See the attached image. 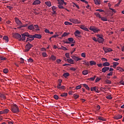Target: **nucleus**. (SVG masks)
<instances>
[{
  "label": "nucleus",
  "instance_id": "nucleus-43",
  "mask_svg": "<svg viewBox=\"0 0 124 124\" xmlns=\"http://www.w3.org/2000/svg\"><path fill=\"white\" fill-rule=\"evenodd\" d=\"M99 18H101V20L102 21H107V18L106 17H99Z\"/></svg>",
  "mask_w": 124,
  "mask_h": 124
},
{
  "label": "nucleus",
  "instance_id": "nucleus-24",
  "mask_svg": "<svg viewBox=\"0 0 124 124\" xmlns=\"http://www.w3.org/2000/svg\"><path fill=\"white\" fill-rule=\"evenodd\" d=\"M3 39L4 40H5L6 43H7L8 42H9V38L7 36H4Z\"/></svg>",
  "mask_w": 124,
  "mask_h": 124
},
{
  "label": "nucleus",
  "instance_id": "nucleus-12",
  "mask_svg": "<svg viewBox=\"0 0 124 124\" xmlns=\"http://www.w3.org/2000/svg\"><path fill=\"white\" fill-rule=\"evenodd\" d=\"M22 37H20V38H17V39L18 40V41H21V40L24 41L26 39V36L24 35L21 34Z\"/></svg>",
  "mask_w": 124,
  "mask_h": 124
},
{
  "label": "nucleus",
  "instance_id": "nucleus-9",
  "mask_svg": "<svg viewBox=\"0 0 124 124\" xmlns=\"http://www.w3.org/2000/svg\"><path fill=\"white\" fill-rule=\"evenodd\" d=\"M71 58H72V59L75 60V61H76V62H78L79 61H81V59L78 58V57L74 56H71Z\"/></svg>",
  "mask_w": 124,
  "mask_h": 124
},
{
  "label": "nucleus",
  "instance_id": "nucleus-36",
  "mask_svg": "<svg viewBox=\"0 0 124 124\" xmlns=\"http://www.w3.org/2000/svg\"><path fill=\"white\" fill-rule=\"evenodd\" d=\"M34 40V38H31V39L27 38L26 42H32Z\"/></svg>",
  "mask_w": 124,
  "mask_h": 124
},
{
  "label": "nucleus",
  "instance_id": "nucleus-61",
  "mask_svg": "<svg viewBox=\"0 0 124 124\" xmlns=\"http://www.w3.org/2000/svg\"><path fill=\"white\" fill-rule=\"evenodd\" d=\"M7 8L10 9V11L13 9L12 7H10V6H7Z\"/></svg>",
  "mask_w": 124,
  "mask_h": 124
},
{
  "label": "nucleus",
  "instance_id": "nucleus-63",
  "mask_svg": "<svg viewBox=\"0 0 124 124\" xmlns=\"http://www.w3.org/2000/svg\"><path fill=\"white\" fill-rule=\"evenodd\" d=\"M41 51H46V48H42V49H41Z\"/></svg>",
  "mask_w": 124,
  "mask_h": 124
},
{
  "label": "nucleus",
  "instance_id": "nucleus-1",
  "mask_svg": "<svg viewBox=\"0 0 124 124\" xmlns=\"http://www.w3.org/2000/svg\"><path fill=\"white\" fill-rule=\"evenodd\" d=\"M11 111L14 113H18L19 112V109H18V107L17 105H14L11 107Z\"/></svg>",
  "mask_w": 124,
  "mask_h": 124
},
{
  "label": "nucleus",
  "instance_id": "nucleus-64",
  "mask_svg": "<svg viewBox=\"0 0 124 124\" xmlns=\"http://www.w3.org/2000/svg\"><path fill=\"white\" fill-rule=\"evenodd\" d=\"M65 57L67 58H69V53H65Z\"/></svg>",
  "mask_w": 124,
  "mask_h": 124
},
{
  "label": "nucleus",
  "instance_id": "nucleus-26",
  "mask_svg": "<svg viewBox=\"0 0 124 124\" xmlns=\"http://www.w3.org/2000/svg\"><path fill=\"white\" fill-rule=\"evenodd\" d=\"M110 64L108 62H106L103 63V66H109Z\"/></svg>",
  "mask_w": 124,
  "mask_h": 124
},
{
  "label": "nucleus",
  "instance_id": "nucleus-10",
  "mask_svg": "<svg viewBox=\"0 0 124 124\" xmlns=\"http://www.w3.org/2000/svg\"><path fill=\"white\" fill-rule=\"evenodd\" d=\"M104 50H105V53H108L109 52H111L112 50L110 48H103Z\"/></svg>",
  "mask_w": 124,
  "mask_h": 124
},
{
  "label": "nucleus",
  "instance_id": "nucleus-52",
  "mask_svg": "<svg viewBox=\"0 0 124 124\" xmlns=\"http://www.w3.org/2000/svg\"><path fill=\"white\" fill-rule=\"evenodd\" d=\"M42 55H43V57H44V58H46V52H43L42 53Z\"/></svg>",
  "mask_w": 124,
  "mask_h": 124
},
{
  "label": "nucleus",
  "instance_id": "nucleus-42",
  "mask_svg": "<svg viewBox=\"0 0 124 124\" xmlns=\"http://www.w3.org/2000/svg\"><path fill=\"white\" fill-rule=\"evenodd\" d=\"M68 41H69V42H72L74 41V39H73L72 38H68Z\"/></svg>",
  "mask_w": 124,
  "mask_h": 124
},
{
  "label": "nucleus",
  "instance_id": "nucleus-59",
  "mask_svg": "<svg viewBox=\"0 0 124 124\" xmlns=\"http://www.w3.org/2000/svg\"><path fill=\"white\" fill-rule=\"evenodd\" d=\"M70 70H71V71H75L77 70V69L73 68V67H71L70 69Z\"/></svg>",
  "mask_w": 124,
  "mask_h": 124
},
{
  "label": "nucleus",
  "instance_id": "nucleus-6",
  "mask_svg": "<svg viewBox=\"0 0 124 124\" xmlns=\"http://www.w3.org/2000/svg\"><path fill=\"white\" fill-rule=\"evenodd\" d=\"M91 91H95V93H99V90L98 89L97 86H95L94 87H91Z\"/></svg>",
  "mask_w": 124,
  "mask_h": 124
},
{
  "label": "nucleus",
  "instance_id": "nucleus-53",
  "mask_svg": "<svg viewBox=\"0 0 124 124\" xmlns=\"http://www.w3.org/2000/svg\"><path fill=\"white\" fill-rule=\"evenodd\" d=\"M53 97L55 99H56V100H57L58 99V98H59L58 95H54L53 96Z\"/></svg>",
  "mask_w": 124,
  "mask_h": 124
},
{
  "label": "nucleus",
  "instance_id": "nucleus-55",
  "mask_svg": "<svg viewBox=\"0 0 124 124\" xmlns=\"http://www.w3.org/2000/svg\"><path fill=\"white\" fill-rule=\"evenodd\" d=\"M57 6L58 7V8L59 9H64V7L62 6V5H57Z\"/></svg>",
  "mask_w": 124,
  "mask_h": 124
},
{
  "label": "nucleus",
  "instance_id": "nucleus-58",
  "mask_svg": "<svg viewBox=\"0 0 124 124\" xmlns=\"http://www.w3.org/2000/svg\"><path fill=\"white\" fill-rule=\"evenodd\" d=\"M113 75V72H110V73L107 74L108 76H112Z\"/></svg>",
  "mask_w": 124,
  "mask_h": 124
},
{
  "label": "nucleus",
  "instance_id": "nucleus-18",
  "mask_svg": "<svg viewBox=\"0 0 124 124\" xmlns=\"http://www.w3.org/2000/svg\"><path fill=\"white\" fill-rule=\"evenodd\" d=\"M34 38L40 39L42 38V36L40 34H36L34 35Z\"/></svg>",
  "mask_w": 124,
  "mask_h": 124
},
{
  "label": "nucleus",
  "instance_id": "nucleus-2",
  "mask_svg": "<svg viewBox=\"0 0 124 124\" xmlns=\"http://www.w3.org/2000/svg\"><path fill=\"white\" fill-rule=\"evenodd\" d=\"M32 47V45L29 42L25 46V49H24V52H29L31 48Z\"/></svg>",
  "mask_w": 124,
  "mask_h": 124
},
{
  "label": "nucleus",
  "instance_id": "nucleus-13",
  "mask_svg": "<svg viewBox=\"0 0 124 124\" xmlns=\"http://www.w3.org/2000/svg\"><path fill=\"white\" fill-rule=\"evenodd\" d=\"M15 23H16L17 25H20L23 24V23L21 22V21L19 20L18 19H15Z\"/></svg>",
  "mask_w": 124,
  "mask_h": 124
},
{
  "label": "nucleus",
  "instance_id": "nucleus-30",
  "mask_svg": "<svg viewBox=\"0 0 124 124\" xmlns=\"http://www.w3.org/2000/svg\"><path fill=\"white\" fill-rule=\"evenodd\" d=\"M58 49H62L65 51H67V50H68L67 48H66V47L63 46H61L60 48H58Z\"/></svg>",
  "mask_w": 124,
  "mask_h": 124
},
{
  "label": "nucleus",
  "instance_id": "nucleus-20",
  "mask_svg": "<svg viewBox=\"0 0 124 124\" xmlns=\"http://www.w3.org/2000/svg\"><path fill=\"white\" fill-rule=\"evenodd\" d=\"M119 65V62H113V68H115L116 66Z\"/></svg>",
  "mask_w": 124,
  "mask_h": 124
},
{
  "label": "nucleus",
  "instance_id": "nucleus-56",
  "mask_svg": "<svg viewBox=\"0 0 124 124\" xmlns=\"http://www.w3.org/2000/svg\"><path fill=\"white\" fill-rule=\"evenodd\" d=\"M81 88V86L80 85L77 86V87H76V89L77 90H79Z\"/></svg>",
  "mask_w": 124,
  "mask_h": 124
},
{
  "label": "nucleus",
  "instance_id": "nucleus-33",
  "mask_svg": "<svg viewBox=\"0 0 124 124\" xmlns=\"http://www.w3.org/2000/svg\"><path fill=\"white\" fill-rule=\"evenodd\" d=\"M98 119L99 120L102 121H106V120H105V118H103V117H101V116H99V117H98Z\"/></svg>",
  "mask_w": 124,
  "mask_h": 124
},
{
  "label": "nucleus",
  "instance_id": "nucleus-57",
  "mask_svg": "<svg viewBox=\"0 0 124 124\" xmlns=\"http://www.w3.org/2000/svg\"><path fill=\"white\" fill-rule=\"evenodd\" d=\"M81 57H82L83 58H86V53H81Z\"/></svg>",
  "mask_w": 124,
  "mask_h": 124
},
{
  "label": "nucleus",
  "instance_id": "nucleus-11",
  "mask_svg": "<svg viewBox=\"0 0 124 124\" xmlns=\"http://www.w3.org/2000/svg\"><path fill=\"white\" fill-rule=\"evenodd\" d=\"M41 3V1L39 0H36L32 3V5H37Z\"/></svg>",
  "mask_w": 124,
  "mask_h": 124
},
{
  "label": "nucleus",
  "instance_id": "nucleus-3",
  "mask_svg": "<svg viewBox=\"0 0 124 124\" xmlns=\"http://www.w3.org/2000/svg\"><path fill=\"white\" fill-rule=\"evenodd\" d=\"M23 36H26L29 38H31V39H32L34 38V35H30V33H28V32H24L23 34H22Z\"/></svg>",
  "mask_w": 124,
  "mask_h": 124
},
{
  "label": "nucleus",
  "instance_id": "nucleus-54",
  "mask_svg": "<svg viewBox=\"0 0 124 124\" xmlns=\"http://www.w3.org/2000/svg\"><path fill=\"white\" fill-rule=\"evenodd\" d=\"M106 82L107 83V84H111V81L108 79H106Z\"/></svg>",
  "mask_w": 124,
  "mask_h": 124
},
{
  "label": "nucleus",
  "instance_id": "nucleus-50",
  "mask_svg": "<svg viewBox=\"0 0 124 124\" xmlns=\"http://www.w3.org/2000/svg\"><path fill=\"white\" fill-rule=\"evenodd\" d=\"M96 11L99 12H105V11L103 10L102 9H97L96 10Z\"/></svg>",
  "mask_w": 124,
  "mask_h": 124
},
{
  "label": "nucleus",
  "instance_id": "nucleus-47",
  "mask_svg": "<svg viewBox=\"0 0 124 124\" xmlns=\"http://www.w3.org/2000/svg\"><path fill=\"white\" fill-rule=\"evenodd\" d=\"M9 110L8 109H4V110H2V111H1L4 112V113H8V112H9Z\"/></svg>",
  "mask_w": 124,
  "mask_h": 124
},
{
  "label": "nucleus",
  "instance_id": "nucleus-51",
  "mask_svg": "<svg viewBox=\"0 0 124 124\" xmlns=\"http://www.w3.org/2000/svg\"><path fill=\"white\" fill-rule=\"evenodd\" d=\"M4 74H7L8 73V69L5 68L4 69V70L3 71Z\"/></svg>",
  "mask_w": 124,
  "mask_h": 124
},
{
  "label": "nucleus",
  "instance_id": "nucleus-31",
  "mask_svg": "<svg viewBox=\"0 0 124 124\" xmlns=\"http://www.w3.org/2000/svg\"><path fill=\"white\" fill-rule=\"evenodd\" d=\"M57 89L64 90L65 89V86H57Z\"/></svg>",
  "mask_w": 124,
  "mask_h": 124
},
{
  "label": "nucleus",
  "instance_id": "nucleus-35",
  "mask_svg": "<svg viewBox=\"0 0 124 124\" xmlns=\"http://www.w3.org/2000/svg\"><path fill=\"white\" fill-rule=\"evenodd\" d=\"M82 74L84 75V76H86V75H88V71H87V70L83 71Z\"/></svg>",
  "mask_w": 124,
  "mask_h": 124
},
{
  "label": "nucleus",
  "instance_id": "nucleus-60",
  "mask_svg": "<svg viewBox=\"0 0 124 124\" xmlns=\"http://www.w3.org/2000/svg\"><path fill=\"white\" fill-rule=\"evenodd\" d=\"M0 97L4 99H5V96H4V94H1L0 95Z\"/></svg>",
  "mask_w": 124,
  "mask_h": 124
},
{
  "label": "nucleus",
  "instance_id": "nucleus-19",
  "mask_svg": "<svg viewBox=\"0 0 124 124\" xmlns=\"http://www.w3.org/2000/svg\"><path fill=\"white\" fill-rule=\"evenodd\" d=\"M80 28L81 29V30H83L85 31H89L88 29L86 28L84 26H82V25L80 26Z\"/></svg>",
  "mask_w": 124,
  "mask_h": 124
},
{
  "label": "nucleus",
  "instance_id": "nucleus-38",
  "mask_svg": "<svg viewBox=\"0 0 124 124\" xmlns=\"http://www.w3.org/2000/svg\"><path fill=\"white\" fill-rule=\"evenodd\" d=\"M33 27H34V28L35 29H36V31H39L40 30L39 29H38V25H35L34 26H33Z\"/></svg>",
  "mask_w": 124,
  "mask_h": 124
},
{
  "label": "nucleus",
  "instance_id": "nucleus-44",
  "mask_svg": "<svg viewBox=\"0 0 124 124\" xmlns=\"http://www.w3.org/2000/svg\"><path fill=\"white\" fill-rule=\"evenodd\" d=\"M106 98H107L108 99L111 100L112 99V97L111 96V95H108V96H106Z\"/></svg>",
  "mask_w": 124,
  "mask_h": 124
},
{
  "label": "nucleus",
  "instance_id": "nucleus-48",
  "mask_svg": "<svg viewBox=\"0 0 124 124\" xmlns=\"http://www.w3.org/2000/svg\"><path fill=\"white\" fill-rule=\"evenodd\" d=\"M96 77L95 76H93V78H89V79L91 80V81H93V80H94V79H95Z\"/></svg>",
  "mask_w": 124,
  "mask_h": 124
},
{
  "label": "nucleus",
  "instance_id": "nucleus-7",
  "mask_svg": "<svg viewBox=\"0 0 124 124\" xmlns=\"http://www.w3.org/2000/svg\"><path fill=\"white\" fill-rule=\"evenodd\" d=\"M21 35L18 33H15L14 35H13V37H14V38H16V39H17L21 38Z\"/></svg>",
  "mask_w": 124,
  "mask_h": 124
},
{
  "label": "nucleus",
  "instance_id": "nucleus-23",
  "mask_svg": "<svg viewBox=\"0 0 124 124\" xmlns=\"http://www.w3.org/2000/svg\"><path fill=\"white\" fill-rule=\"evenodd\" d=\"M93 1L96 5L100 4V0H93Z\"/></svg>",
  "mask_w": 124,
  "mask_h": 124
},
{
  "label": "nucleus",
  "instance_id": "nucleus-29",
  "mask_svg": "<svg viewBox=\"0 0 124 124\" xmlns=\"http://www.w3.org/2000/svg\"><path fill=\"white\" fill-rule=\"evenodd\" d=\"M69 76V74L68 73H65L63 74L62 76L65 78H67V77H68Z\"/></svg>",
  "mask_w": 124,
  "mask_h": 124
},
{
  "label": "nucleus",
  "instance_id": "nucleus-17",
  "mask_svg": "<svg viewBox=\"0 0 124 124\" xmlns=\"http://www.w3.org/2000/svg\"><path fill=\"white\" fill-rule=\"evenodd\" d=\"M122 118H123V116H122L121 115H118L117 116H114V119L115 120H119V119H121Z\"/></svg>",
  "mask_w": 124,
  "mask_h": 124
},
{
  "label": "nucleus",
  "instance_id": "nucleus-45",
  "mask_svg": "<svg viewBox=\"0 0 124 124\" xmlns=\"http://www.w3.org/2000/svg\"><path fill=\"white\" fill-rule=\"evenodd\" d=\"M64 24H65V25H72V23H71L67 21L65 22Z\"/></svg>",
  "mask_w": 124,
  "mask_h": 124
},
{
  "label": "nucleus",
  "instance_id": "nucleus-4",
  "mask_svg": "<svg viewBox=\"0 0 124 124\" xmlns=\"http://www.w3.org/2000/svg\"><path fill=\"white\" fill-rule=\"evenodd\" d=\"M90 30L92 31L93 33H97L98 31H99V29L96 28L94 26H91L90 27Z\"/></svg>",
  "mask_w": 124,
  "mask_h": 124
},
{
  "label": "nucleus",
  "instance_id": "nucleus-46",
  "mask_svg": "<svg viewBox=\"0 0 124 124\" xmlns=\"http://www.w3.org/2000/svg\"><path fill=\"white\" fill-rule=\"evenodd\" d=\"M73 96H74V98L75 99H77L79 97V95H78V94H74Z\"/></svg>",
  "mask_w": 124,
  "mask_h": 124
},
{
  "label": "nucleus",
  "instance_id": "nucleus-39",
  "mask_svg": "<svg viewBox=\"0 0 124 124\" xmlns=\"http://www.w3.org/2000/svg\"><path fill=\"white\" fill-rule=\"evenodd\" d=\"M83 64H84L85 65H89V62H86V61H82Z\"/></svg>",
  "mask_w": 124,
  "mask_h": 124
},
{
  "label": "nucleus",
  "instance_id": "nucleus-37",
  "mask_svg": "<svg viewBox=\"0 0 124 124\" xmlns=\"http://www.w3.org/2000/svg\"><path fill=\"white\" fill-rule=\"evenodd\" d=\"M58 1V5H63L64 1H60L59 0H57Z\"/></svg>",
  "mask_w": 124,
  "mask_h": 124
},
{
  "label": "nucleus",
  "instance_id": "nucleus-5",
  "mask_svg": "<svg viewBox=\"0 0 124 124\" xmlns=\"http://www.w3.org/2000/svg\"><path fill=\"white\" fill-rule=\"evenodd\" d=\"M70 21H71V23H73L74 24H80V21L78 20V19H74V18L70 19Z\"/></svg>",
  "mask_w": 124,
  "mask_h": 124
},
{
  "label": "nucleus",
  "instance_id": "nucleus-41",
  "mask_svg": "<svg viewBox=\"0 0 124 124\" xmlns=\"http://www.w3.org/2000/svg\"><path fill=\"white\" fill-rule=\"evenodd\" d=\"M50 59H51V60L54 61L56 60V57L54 55H51Z\"/></svg>",
  "mask_w": 124,
  "mask_h": 124
},
{
  "label": "nucleus",
  "instance_id": "nucleus-27",
  "mask_svg": "<svg viewBox=\"0 0 124 124\" xmlns=\"http://www.w3.org/2000/svg\"><path fill=\"white\" fill-rule=\"evenodd\" d=\"M90 64H91V66L95 65L96 64V62L94 61H90Z\"/></svg>",
  "mask_w": 124,
  "mask_h": 124
},
{
  "label": "nucleus",
  "instance_id": "nucleus-62",
  "mask_svg": "<svg viewBox=\"0 0 124 124\" xmlns=\"http://www.w3.org/2000/svg\"><path fill=\"white\" fill-rule=\"evenodd\" d=\"M45 32L46 33H49V32H50V31H49L47 29H46L45 31Z\"/></svg>",
  "mask_w": 124,
  "mask_h": 124
},
{
  "label": "nucleus",
  "instance_id": "nucleus-22",
  "mask_svg": "<svg viewBox=\"0 0 124 124\" xmlns=\"http://www.w3.org/2000/svg\"><path fill=\"white\" fill-rule=\"evenodd\" d=\"M83 86L85 88V89L87 90L88 91H90V87H89L88 85L86 84H83Z\"/></svg>",
  "mask_w": 124,
  "mask_h": 124
},
{
  "label": "nucleus",
  "instance_id": "nucleus-32",
  "mask_svg": "<svg viewBox=\"0 0 124 124\" xmlns=\"http://www.w3.org/2000/svg\"><path fill=\"white\" fill-rule=\"evenodd\" d=\"M45 4L48 7H51L52 6V4H51V2L50 1L45 2Z\"/></svg>",
  "mask_w": 124,
  "mask_h": 124
},
{
  "label": "nucleus",
  "instance_id": "nucleus-21",
  "mask_svg": "<svg viewBox=\"0 0 124 124\" xmlns=\"http://www.w3.org/2000/svg\"><path fill=\"white\" fill-rule=\"evenodd\" d=\"M7 60L6 57L4 56H0V61H4Z\"/></svg>",
  "mask_w": 124,
  "mask_h": 124
},
{
  "label": "nucleus",
  "instance_id": "nucleus-40",
  "mask_svg": "<svg viewBox=\"0 0 124 124\" xmlns=\"http://www.w3.org/2000/svg\"><path fill=\"white\" fill-rule=\"evenodd\" d=\"M69 35V33H66V32H65V33H63V34L62 35V37H65L67 35Z\"/></svg>",
  "mask_w": 124,
  "mask_h": 124
},
{
  "label": "nucleus",
  "instance_id": "nucleus-15",
  "mask_svg": "<svg viewBox=\"0 0 124 124\" xmlns=\"http://www.w3.org/2000/svg\"><path fill=\"white\" fill-rule=\"evenodd\" d=\"M28 29L30 30V31H33L34 30V27L33 25L32 24L31 25H29L28 26Z\"/></svg>",
  "mask_w": 124,
  "mask_h": 124
},
{
  "label": "nucleus",
  "instance_id": "nucleus-8",
  "mask_svg": "<svg viewBox=\"0 0 124 124\" xmlns=\"http://www.w3.org/2000/svg\"><path fill=\"white\" fill-rule=\"evenodd\" d=\"M109 69V67H105L103 68H102V73H106V72L108 71Z\"/></svg>",
  "mask_w": 124,
  "mask_h": 124
},
{
  "label": "nucleus",
  "instance_id": "nucleus-34",
  "mask_svg": "<svg viewBox=\"0 0 124 124\" xmlns=\"http://www.w3.org/2000/svg\"><path fill=\"white\" fill-rule=\"evenodd\" d=\"M80 34V32L79 31H78V30H77V31H76V32H75V33H74V34H75V35L76 36H78L77 35Z\"/></svg>",
  "mask_w": 124,
  "mask_h": 124
},
{
  "label": "nucleus",
  "instance_id": "nucleus-25",
  "mask_svg": "<svg viewBox=\"0 0 124 124\" xmlns=\"http://www.w3.org/2000/svg\"><path fill=\"white\" fill-rule=\"evenodd\" d=\"M116 70L121 72H123L124 71V69L122 68L121 67H117Z\"/></svg>",
  "mask_w": 124,
  "mask_h": 124
},
{
  "label": "nucleus",
  "instance_id": "nucleus-49",
  "mask_svg": "<svg viewBox=\"0 0 124 124\" xmlns=\"http://www.w3.org/2000/svg\"><path fill=\"white\" fill-rule=\"evenodd\" d=\"M32 62H33V60L31 58H29V60H28V62H29L32 63Z\"/></svg>",
  "mask_w": 124,
  "mask_h": 124
},
{
  "label": "nucleus",
  "instance_id": "nucleus-14",
  "mask_svg": "<svg viewBox=\"0 0 124 124\" xmlns=\"http://www.w3.org/2000/svg\"><path fill=\"white\" fill-rule=\"evenodd\" d=\"M104 40L102 37H99L98 38L97 42H99V43H103V42H104Z\"/></svg>",
  "mask_w": 124,
  "mask_h": 124
},
{
  "label": "nucleus",
  "instance_id": "nucleus-28",
  "mask_svg": "<svg viewBox=\"0 0 124 124\" xmlns=\"http://www.w3.org/2000/svg\"><path fill=\"white\" fill-rule=\"evenodd\" d=\"M61 97H66L67 96V93H63L60 95Z\"/></svg>",
  "mask_w": 124,
  "mask_h": 124
},
{
  "label": "nucleus",
  "instance_id": "nucleus-16",
  "mask_svg": "<svg viewBox=\"0 0 124 124\" xmlns=\"http://www.w3.org/2000/svg\"><path fill=\"white\" fill-rule=\"evenodd\" d=\"M66 61H67L68 62L71 63V64H73L74 63V61L72 59H66Z\"/></svg>",
  "mask_w": 124,
  "mask_h": 124
}]
</instances>
